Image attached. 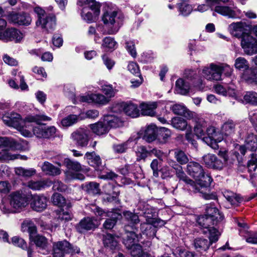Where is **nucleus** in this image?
I'll return each instance as SVG.
<instances>
[{
  "instance_id": "nucleus-1",
  "label": "nucleus",
  "mask_w": 257,
  "mask_h": 257,
  "mask_svg": "<svg viewBox=\"0 0 257 257\" xmlns=\"http://www.w3.org/2000/svg\"><path fill=\"white\" fill-rule=\"evenodd\" d=\"M2 119L5 124L17 129L24 137H31L32 136L31 132L26 128L28 123H40L41 121H50L51 118L44 114H36L29 115L24 119H22L19 114L13 112L4 115Z\"/></svg>"
},
{
  "instance_id": "nucleus-2",
  "label": "nucleus",
  "mask_w": 257,
  "mask_h": 257,
  "mask_svg": "<svg viewBox=\"0 0 257 257\" xmlns=\"http://www.w3.org/2000/svg\"><path fill=\"white\" fill-rule=\"evenodd\" d=\"M187 171L188 174L198 181V187L200 191L203 192L202 189L206 188L209 190L212 179L210 175L205 173L203 167L198 163L190 162L187 166Z\"/></svg>"
},
{
  "instance_id": "nucleus-3",
  "label": "nucleus",
  "mask_w": 257,
  "mask_h": 257,
  "mask_svg": "<svg viewBox=\"0 0 257 257\" xmlns=\"http://www.w3.org/2000/svg\"><path fill=\"white\" fill-rule=\"evenodd\" d=\"M37 14V20L36 25L43 32L50 33L54 30L56 26V18L53 14L46 13L41 8L36 7L34 9Z\"/></svg>"
},
{
  "instance_id": "nucleus-4",
  "label": "nucleus",
  "mask_w": 257,
  "mask_h": 257,
  "mask_svg": "<svg viewBox=\"0 0 257 257\" xmlns=\"http://www.w3.org/2000/svg\"><path fill=\"white\" fill-rule=\"evenodd\" d=\"M197 222L202 229V233L209 234V238L211 241L218 240L220 233L215 228L211 226L217 223L213 221L211 217H208L205 215H202L198 217Z\"/></svg>"
},
{
  "instance_id": "nucleus-5",
  "label": "nucleus",
  "mask_w": 257,
  "mask_h": 257,
  "mask_svg": "<svg viewBox=\"0 0 257 257\" xmlns=\"http://www.w3.org/2000/svg\"><path fill=\"white\" fill-rule=\"evenodd\" d=\"M102 21L108 26H112L108 30V34L113 35L118 32L122 25V19L121 15L116 11L106 12L103 15Z\"/></svg>"
},
{
  "instance_id": "nucleus-6",
  "label": "nucleus",
  "mask_w": 257,
  "mask_h": 257,
  "mask_svg": "<svg viewBox=\"0 0 257 257\" xmlns=\"http://www.w3.org/2000/svg\"><path fill=\"white\" fill-rule=\"evenodd\" d=\"M7 23L4 19H0V40L5 42L14 41L19 42L23 38V34L15 28H9L5 31Z\"/></svg>"
},
{
  "instance_id": "nucleus-7",
  "label": "nucleus",
  "mask_w": 257,
  "mask_h": 257,
  "mask_svg": "<svg viewBox=\"0 0 257 257\" xmlns=\"http://www.w3.org/2000/svg\"><path fill=\"white\" fill-rule=\"evenodd\" d=\"M10 197V205L14 212L20 211L28 204L29 196L23 190L14 192Z\"/></svg>"
},
{
  "instance_id": "nucleus-8",
  "label": "nucleus",
  "mask_w": 257,
  "mask_h": 257,
  "mask_svg": "<svg viewBox=\"0 0 257 257\" xmlns=\"http://www.w3.org/2000/svg\"><path fill=\"white\" fill-rule=\"evenodd\" d=\"M175 172L176 175L178 178L190 185L191 187L190 188V190H192L195 193L198 192H200L202 194V196L206 200L216 199V196L215 194L207 192L202 193V191H200V189L198 187V186L195 184V183L186 176L185 172L183 171L182 167L181 166L178 169L177 168Z\"/></svg>"
},
{
  "instance_id": "nucleus-9",
  "label": "nucleus",
  "mask_w": 257,
  "mask_h": 257,
  "mask_svg": "<svg viewBox=\"0 0 257 257\" xmlns=\"http://www.w3.org/2000/svg\"><path fill=\"white\" fill-rule=\"evenodd\" d=\"M71 138L77 147L85 148L90 140V132L87 128L80 127L71 134Z\"/></svg>"
},
{
  "instance_id": "nucleus-10",
  "label": "nucleus",
  "mask_w": 257,
  "mask_h": 257,
  "mask_svg": "<svg viewBox=\"0 0 257 257\" xmlns=\"http://www.w3.org/2000/svg\"><path fill=\"white\" fill-rule=\"evenodd\" d=\"M37 123L38 125L33 127V134L38 138L51 139L56 136V128L54 126H47L45 124Z\"/></svg>"
},
{
  "instance_id": "nucleus-11",
  "label": "nucleus",
  "mask_w": 257,
  "mask_h": 257,
  "mask_svg": "<svg viewBox=\"0 0 257 257\" xmlns=\"http://www.w3.org/2000/svg\"><path fill=\"white\" fill-rule=\"evenodd\" d=\"M241 46L247 55H252L257 53V41L249 34L245 35L242 37Z\"/></svg>"
},
{
  "instance_id": "nucleus-12",
  "label": "nucleus",
  "mask_w": 257,
  "mask_h": 257,
  "mask_svg": "<svg viewBox=\"0 0 257 257\" xmlns=\"http://www.w3.org/2000/svg\"><path fill=\"white\" fill-rule=\"evenodd\" d=\"M77 99L80 102L94 103L101 105H105L109 101L108 97L99 93H91L84 96H79L77 97Z\"/></svg>"
},
{
  "instance_id": "nucleus-13",
  "label": "nucleus",
  "mask_w": 257,
  "mask_h": 257,
  "mask_svg": "<svg viewBox=\"0 0 257 257\" xmlns=\"http://www.w3.org/2000/svg\"><path fill=\"white\" fill-rule=\"evenodd\" d=\"M98 226L97 220L93 217H86L81 219L76 224V229L80 233H85L88 231L94 230Z\"/></svg>"
},
{
  "instance_id": "nucleus-14",
  "label": "nucleus",
  "mask_w": 257,
  "mask_h": 257,
  "mask_svg": "<svg viewBox=\"0 0 257 257\" xmlns=\"http://www.w3.org/2000/svg\"><path fill=\"white\" fill-rule=\"evenodd\" d=\"M206 132L207 136L204 137L202 140L208 146L213 149L218 148V142L221 141V139L218 137V133L216 132L214 126H210L206 128Z\"/></svg>"
},
{
  "instance_id": "nucleus-15",
  "label": "nucleus",
  "mask_w": 257,
  "mask_h": 257,
  "mask_svg": "<svg viewBox=\"0 0 257 257\" xmlns=\"http://www.w3.org/2000/svg\"><path fill=\"white\" fill-rule=\"evenodd\" d=\"M257 150V137L253 134H249L246 136L244 145L239 146L238 151L242 156H244L247 151L254 152Z\"/></svg>"
},
{
  "instance_id": "nucleus-16",
  "label": "nucleus",
  "mask_w": 257,
  "mask_h": 257,
  "mask_svg": "<svg viewBox=\"0 0 257 257\" xmlns=\"http://www.w3.org/2000/svg\"><path fill=\"white\" fill-rule=\"evenodd\" d=\"M158 129L154 124H150L143 128L139 132L140 138H142L148 143L157 140Z\"/></svg>"
},
{
  "instance_id": "nucleus-17",
  "label": "nucleus",
  "mask_w": 257,
  "mask_h": 257,
  "mask_svg": "<svg viewBox=\"0 0 257 257\" xmlns=\"http://www.w3.org/2000/svg\"><path fill=\"white\" fill-rule=\"evenodd\" d=\"M203 160L205 165L209 168L221 170L224 166V162L214 154H208L204 155L203 157Z\"/></svg>"
},
{
  "instance_id": "nucleus-18",
  "label": "nucleus",
  "mask_w": 257,
  "mask_h": 257,
  "mask_svg": "<svg viewBox=\"0 0 257 257\" xmlns=\"http://www.w3.org/2000/svg\"><path fill=\"white\" fill-rule=\"evenodd\" d=\"M218 65L211 63L209 67H205L202 70L203 76L210 81L220 80Z\"/></svg>"
},
{
  "instance_id": "nucleus-19",
  "label": "nucleus",
  "mask_w": 257,
  "mask_h": 257,
  "mask_svg": "<svg viewBox=\"0 0 257 257\" xmlns=\"http://www.w3.org/2000/svg\"><path fill=\"white\" fill-rule=\"evenodd\" d=\"M8 19L10 21L19 25H29L32 19L28 14L22 13H13L8 15Z\"/></svg>"
},
{
  "instance_id": "nucleus-20",
  "label": "nucleus",
  "mask_w": 257,
  "mask_h": 257,
  "mask_svg": "<svg viewBox=\"0 0 257 257\" xmlns=\"http://www.w3.org/2000/svg\"><path fill=\"white\" fill-rule=\"evenodd\" d=\"M247 26L242 22L232 23L228 26V30L230 33L237 38L242 37L245 35H248L246 32Z\"/></svg>"
},
{
  "instance_id": "nucleus-21",
  "label": "nucleus",
  "mask_w": 257,
  "mask_h": 257,
  "mask_svg": "<svg viewBox=\"0 0 257 257\" xmlns=\"http://www.w3.org/2000/svg\"><path fill=\"white\" fill-rule=\"evenodd\" d=\"M48 199L43 195L35 194L32 196L31 206L36 211L44 210L47 206Z\"/></svg>"
},
{
  "instance_id": "nucleus-22",
  "label": "nucleus",
  "mask_w": 257,
  "mask_h": 257,
  "mask_svg": "<svg viewBox=\"0 0 257 257\" xmlns=\"http://www.w3.org/2000/svg\"><path fill=\"white\" fill-rule=\"evenodd\" d=\"M218 155L223 160L222 161L224 162V165H226L229 166L234 164L236 161H237L238 163H241L243 160L242 156H240L239 152L236 151L232 153L230 156H228L226 151H220L218 153Z\"/></svg>"
},
{
  "instance_id": "nucleus-23",
  "label": "nucleus",
  "mask_w": 257,
  "mask_h": 257,
  "mask_svg": "<svg viewBox=\"0 0 257 257\" xmlns=\"http://www.w3.org/2000/svg\"><path fill=\"white\" fill-rule=\"evenodd\" d=\"M84 159L86 160L88 164L93 167L95 170L100 171L103 169L101 160L100 157L97 155L94 152H87L85 154Z\"/></svg>"
},
{
  "instance_id": "nucleus-24",
  "label": "nucleus",
  "mask_w": 257,
  "mask_h": 257,
  "mask_svg": "<svg viewBox=\"0 0 257 257\" xmlns=\"http://www.w3.org/2000/svg\"><path fill=\"white\" fill-rule=\"evenodd\" d=\"M53 247L54 248H58L60 251H62L65 253H78L80 252L79 248L77 246H72L69 242L65 240L54 242Z\"/></svg>"
},
{
  "instance_id": "nucleus-25",
  "label": "nucleus",
  "mask_w": 257,
  "mask_h": 257,
  "mask_svg": "<svg viewBox=\"0 0 257 257\" xmlns=\"http://www.w3.org/2000/svg\"><path fill=\"white\" fill-rule=\"evenodd\" d=\"M211 10L213 12L212 15L214 16H215V13H217L229 18H235L236 17L235 12L229 7L216 6L214 7L211 6Z\"/></svg>"
},
{
  "instance_id": "nucleus-26",
  "label": "nucleus",
  "mask_w": 257,
  "mask_h": 257,
  "mask_svg": "<svg viewBox=\"0 0 257 257\" xmlns=\"http://www.w3.org/2000/svg\"><path fill=\"white\" fill-rule=\"evenodd\" d=\"M192 118L196 123L194 128V134L198 138H203L205 134L206 122L203 118H198L197 115Z\"/></svg>"
},
{
  "instance_id": "nucleus-27",
  "label": "nucleus",
  "mask_w": 257,
  "mask_h": 257,
  "mask_svg": "<svg viewBox=\"0 0 257 257\" xmlns=\"http://www.w3.org/2000/svg\"><path fill=\"white\" fill-rule=\"evenodd\" d=\"M205 215L208 217H211L212 221L218 223L224 218L223 215L219 211L218 209L213 205L210 204L206 206Z\"/></svg>"
},
{
  "instance_id": "nucleus-28",
  "label": "nucleus",
  "mask_w": 257,
  "mask_h": 257,
  "mask_svg": "<svg viewBox=\"0 0 257 257\" xmlns=\"http://www.w3.org/2000/svg\"><path fill=\"white\" fill-rule=\"evenodd\" d=\"M30 239L35 243L40 253L42 254L46 253V252L47 251L48 247L47 239L46 237L42 235L36 234Z\"/></svg>"
},
{
  "instance_id": "nucleus-29",
  "label": "nucleus",
  "mask_w": 257,
  "mask_h": 257,
  "mask_svg": "<svg viewBox=\"0 0 257 257\" xmlns=\"http://www.w3.org/2000/svg\"><path fill=\"white\" fill-rule=\"evenodd\" d=\"M160 227L159 225H154V223H141L140 229L144 235L148 238H152L156 236L157 228Z\"/></svg>"
},
{
  "instance_id": "nucleus-30",
  "label": "nucleus",
  "mask_w": 257,
  "mask_h": 257,
  "mask_svg": "<svg viewBox=\"0 0 257 257\" xmlns=\"http://www.w3.org/2000/svg\"><path fill=\"white\" fill-rule=\"evenodd\" d=\"M128 227L129 225L125 226V230L127 232L126 237L123 239V243L126 248H130L138 241V236L135 231L137 229L134 228L133 230L129 231Z\"/></svg>"
},
{
  "instance_id": "nucleus-31",
  "label": "nucleus",
  "mask_w": 257,
  "mask_h": 257,
  "mask_svg": "<svg viewBox=\"0 0 257 257\" xmlns=\"http://www.w3.org/2000/svg\"><path fill=\"white\" fill-rule=\"evenodd\" d=\"M172 110L176 114L183 115L189 119L193 118L196 115V113L190 111L182 104H176L174 105L172 107Z\"/></svg>"
},
{
  "instance_id": "nucleus-32",
  "label": "nucleus",
  "mask_w": 257,
  "mask_h": 257,
  "mask_svg": "<svg viewBox=\"0 0 257 257\" xmlns=\"http://www.w3.org/2000/svg\"><path fill=\"white\" fill-rule=\"evenodd\" d=\"M107 216L110 217L107 218L103 224V226L106 229H112L116 223L117 220L121 218V215L118 212H107Z\"/></svg>"
},
{
  "instance_id": "nucleus-33",
  "label": "nucleus",
  "mask_w": 257,
  "mask_h": 257,
  "mask_svg": "<svg viewBox=\"0 0 257 257\" xmlns=\"http://www.w3.org/2000/svg\"><path fill=\"white\" fill-rule=\"evenodd\" d=\"M104 246L111 250L118 248V241L115 236L111 234H106L103 236Z\"/></svg>"
},
{
  "instance_id": "nucleus-34",
  "label": "nucleus",
  "mask_w": 257,
  "mask_h": 257,
  "mask_svg": "<svg viewBox=\"0 0 257 257\" xmlns=\"http://www.w3.org/2000/svg\"><path fill=\"white\" fill-rule=\"evenodd\" d=\"M123 111L127 115L133 118L137 117L140 115V110L138 105L131 102L124 103Z\"/></svg>"
},
{
  "instance_id": "nucleus-35",
  "label": "nucleus",
  "mask_w": 257,
  "mask_h": 257,
  "mask_svg": "<svg viewBox=\"0 0 257 257\" xmlns=\"http://www.w3.org/2000/svg\"><path fill=\"white\" fill-rule=\"evenodd\" d=\"M104 121L108 126V129L110 127L116 128L123 125L122 121L117 116L108 114L104 116Z\"/></svg>"
},
{
  "instance_id": "nucleus-36",
  "label": "nucleus",
  "mask_w": 257,
  "mask_h": 257,
  "mask_svg": "<svg viewBox=\"0 0 257 257\" xmlns=\"http://www.w3.org/2000/svg\"><path fill=\"white\" fill-rule=\"evenodd\" d=\"M23 232H28L29 237L32 238L33 235L37 234V227L34 223L30 219H25L23 221L21 225Z\"/></svg>"
},
{
  "instance_id": "nucleus-37",
  "label": "nucleus",
  "mask_w": 257,
  "mask_h": 257,
  "mask_svg": "<svg viewBox=\"0 0 257 257\" xmlns=\"http://www.w3.org/2000/svg\"><path fill=\"white\" fill-rule=\"evenodd\" d=\"M242 79L249 84H257V69L249 68L244 71Z\"/></svg>"
},
{
  "instance_id": "nucleus-38",
  "label": "nucleus",
  "mask_w": 257,
  "mask_h": 257,
  "mask_svg": "<svg viewBox=\"0 0 257 257\" xmlns=\"http://www.w3.org/2000/svg\"><path fill=\"white\" fill-rule=\"evenodd\" d=\"M223 196L232 205L237 206L241 203L243 199L238 194L232 191L225 190L223 192Z\"/></svg>"
},
{
  "instance_id": "nucleus-39",
  "label": "nucleus",
  "mask_w": 257,
  "mask_h": 257,
  "mask_svg": "<svg viewBox=\"0 0 257 257\" xmlns=\"http://www.w3.org/2000/svg\"><path fill=\"white\" fill-rule=\"evenodd\" d=\"M209 240L203 238H196L194 241V245L195 248L199 251L206 250L210 245L212 241L209 237Z\"/></svg>"
},
{
  "instance_id": "nucleus-40",
  "label": "nucleus",
  "mask_w": 257,
  "mask_h": 257,
  "mask_svg": "<svg viewBox=\"0 0 257 257\" xmlns=\"http://www.w3.org/2000/svg\"><path fill=\"white\" fill-rule=\"evenodd\" d=\"M42 170L46 174L50 176H56L61 174L60 168L55 167L47 161H45L41 167Z\"/></svg>"
},
{
  "instance_id": "nucleus-41",
  "label": "nucleus",
  "mask_w": 257,
  "mask_h": 257,
  "mask_svg": "<svg viewBox=\"0 0 257 257\" xmlns=\"http://www.w3.org/2000/svg\"><path fill=\"white\" fill-rule=\"evenodd\" d=\"M52 201L54 205L61 208H65V209H67L71 207V203H67L65 199L59 193H54L52 197Z\"/></svg>"
},
{
  "instance_id": "nucleus-42",
  "label": "nucleus",
  "mask_w": 257,
  "mask_h": 257,
  "mask_svg": "<svg viewBox=\"0 0 257 257\" xmlns=\"http://www.w3.org/2000/svg\"><path fill=\"white\" fill-rule=\"evenodd\" d=\"M78 4L80 6L87 5L90 9L93 11L95 17L99 15L100 13V5L95 0H78Z\"/></svg>"
},
{
  "instance_id": "nucleus-43",
  "label": "nucleus",
  "mask_w": 257,
  "mask_h": 257,
  "mask_svg": "<svg viewBox=\"0 0 257 257\" xmlns=\"http://www.w3.org/2000/svg\"><path fill=\"white\" fill-rule=\"evenodd\" d=\"M89 126L93 133L98 136L107 133L109 130L108 126L106 125L104 121L90 124Z\"/></svg>"
},
{
  "instance_id": "nucleus-44",
  "label": "nucleus",
  "mask_w": 257,
  "mask_h": 257,
  "mask_svg": "<svg viewBox=\"0 0 257 257\" xmlns=\"http://www.w3.org/2000/svg\"><path fill=\"white\" fill-rule=\"evenodd\" d=\"M157 107L155 102L151 103H143L141 105V113L143 115L153 116L155 115V109Z\"/></svg>"
},
{
  "instance_id": "nucleus-45",
  "label": "nucleus",
  "mask_w": 257,
  "mask_h": 257,
  "mask_svg": "<svg viewBox=\"0 0 257 257\" xmlns=\"http://www.w3.org/2000/svg\"><path fill=\"white\" fill-rule=\"evenodd\" d=\"M123 214L125 220L128 222L129 227L132 229L136 228L135 225L139 223L140 221L138 215L128 211L123 212Z\"/></svg>"
},
{
  "instance_id": "nucleus-46",
  "label": "nucleus",
  "mask_w": 257,
  "mask_h": 257,
  "mask_svg": "<svg viewBox=\"0 0 257 257\" xmlns=\"http://www.w3.org/2000/svg\"><path fill=\"white\" fill-rule=\"evenodd\" d=\"M190 89L189 84L182 78L178 79L176 82V90L177 93L186 95Z\"/></svg>"
},
{
  "instance_id": "nucleus-47",
  "label": "nucleus",
  "mask_w": 257,
  "mask_h": 257,
  "mask_svg": "<svg viewBox=\"0 0 257 257\" xmlns=\"http://www.w3.org/2000/svg\"><path fill=\"white\" fill-rule=\"evenodd\" d=\"M171 135L170 130L166 127H161L158 130L157 140L161 144H165L168 141Z\"/></svg>"
},
{
  "instance_id": "nucleus-48",
  "label": "nucleus",
  "mask_w": 257,
  "mask_h": 257,
  "mask_svg": "<svg viewBox=\"0 0 257 257\" xmlns=\"http://www.w3.org/2000/svg\"><path fill=\"white\" fill-rule=\"evenodd\" d=\"M18 159L26 160L27 159V157L26 156L13 154L7 151L3 152L2 153H0L1 162H7L10 160H14Z\"/></svg>"
},
{
  "instance_id": "nucleus-49",
  "label": "nucleus",
  "mask_w": 257,
  "mask_h": 257,
  "mask_svg": "<svg viewBox=\"0 0 257 257\" xmlns=\"http://www.w3.org/2000/svg\"><path fill=\"white\" fill-rule=\"evenodd\" d=\"M236 124L231 119L226 121L222 126V132L225 136L234 134L236 130Z\"/></svg>"
},
{
  "instance_id": "nucleus-50",
  "label": "nucleus",
  "mask_w": 257,
  "mask_h": 257,
  "mask_svg": "<svg viewBox=\"0 0 257 257\" xmlns=\"http://www.w3.org/2000/svg\"><path fill=\"white\" fill-rule=\"evenodd\" d=\"M214 89L216 93L223 96L229 95L233 97L236 95L234 88L230 87L226 90V89L221 85L217 84L214 86Z\"/></svg>"
},
{
  "instance_id": "nucleus-51",
  "label": "nucleus",
  "mask_w": 257,
  "mask_h": 257,
  "mask_svg": "<svg viewBox=\"0 0 257 257\" xmlns=\"http://www.w3.org/2000/svg\"><path fill=\"white\" fill-rule=\"evenodd\" d=\"M15 172L18 176L23 177H30L34 175L36 173V170L33 168L25 169L22 167L15 168Z\"/></svg>"
},
{
  "instance_id": "nucleus-52",
  "label": "nucleus",
  "mask_w": 257,
  "mask_h": 257,
  "mask_svg": "<svg viewBox=\"0 0 257 257\" xmlns=\"http://www.w3.org/2000/svg\"><path fill=\"white\" fill-rule=\"evenodd\" d=\"M172 125L176 129L184 131L186 129L188 123L182 117H175L172 119Z\"/></svg>"
},
{
  "instance_id": "nucleus-53",
  "label": "nucleus",
  "mask_w": 257,
  "mask_h": 257,
  "mask_svg": "<svg viewBox=\"0 0 257 257\" xmlns=\"http://www.w3.org/2000/svg\"><path fill=\"white\" fill-rule=\"evenodd\" d=\"M99 186L98 183L91 182L86 183L83 186V189L89 194L96 195L100 194V190Z\"/></svg>"
},
{
  "instance_id": "nucleus-54",
  "label": "nucleus",
  "mask_w": 257,
  "mask_h": 257,
  "mask_svg": "<svg viewBox=\"0 0 257 257\" xmlns=\"http://www.w3.org/2000/svg\"><path fill=\"white\" fill-rule=\"evenodd\" d=\"M16 142L12 138L0 137V148L15 149Z\"/></svg>"
},
{
  "instance_id": "nucleus-55",
  "label": "nucleus",
  "mask_w": 257,
  "mask_h": 257,
  "mask_svg": "<svg viewBox=\"0 0 257 257\" xmlns=\"http://www.w3.org/2000/svg\"><path fill=\"white\" fill-rule=\"evenodd\" d=\"M234 67L239 70L246 71L249 69V63L243 57H239L235 60Z\"/></svg>"
},
{
  "instance_id": "nucleus-56",
  "label": "nucleus",
  "mask_w": 257,
  "mask_h": 257,
  "mask_svg": "<svg viewBox=\"0 0 257 257\" xmlns=\"http://www.w3.org/2000/svg\"><path fill=\"white\" fill-rule=\"evenodd\" d=\"M47 186V181L45 180L30 181L28 183V187L33 190H40Z\"/></svg>"
},
{
  "instance_id": "nucleus-57",
  "label": "nucleus",
  "mask_w": 257,
  "mask_h": 257,
  "mask_svg": "<svg viewBox=\"0 0 257 257\" xmlns=\"http://www.w3.org/2000/svg\"><path fill=\"white\" fill-rule=\"evenodd\" d=\"M184 75L185 78L188 80H193L197 79V82H195V81L193 82V84L195 86H199L202 83L201 80L198 78V76L197 75L195 72L193 70H186L184 72Z\"/></svg>"
},
{
  "instance_id": "nucleus-58",
  "label": "nucleus",
  "mask_w": 257,
  "mask_h": 257,
  "mask_svg": "<svg viewBox=\"0 0 257 257\" xmlns=\"http://www.w3.org/2000/svg\"><path fill=\"white\" fill-rule=\"evenodd\" d=\"M64 163L69 170H71L75 172H79L81 170V166L78 162L73 161L66 158L64 160Z\"/></svg>"
},
{
  "instance_id": "nucleus-59",
  "label": "nucleus",
  "mask_w": 257,
  "mask_h": 257,
  "mask_svg": "<svg viewBox=\"0 0 257 257\" xmlns=\"http://www.w3.org/2000/svg\"><path fill=\"white\" fill-rule=\"evenodd\" d=\"M243 99L246 103L257 105V93L254 91L247 92L243 96Z\"/></svg>"
},
{
  "instance_id": "nucleus-60",
  "label": "nucleus",
  "mask_w": 257,
  "mask_h": 257,
  "mask_svg": "<svg viewBox=\"0 0 257 257\" xmlns=\"http://www.w3.org/2000/svg\"><path fill=\"white\" fill-rule=\"evenodd\" d=\"M116 44L114 39L110 37H106L103 40L102 47L105 49V51L113 50Z\"/></svg>"
},
{
  "instance_id": "nucleus-61",
  "label": "nucleus",
  "mask_w": 257,
  "mask_h": 257,
  "mask_svg": "<svg viewBox=\"0 0 257 257\" xmlns=\"http://www.w3.org/2000/svg\"><path fill=\"white\" fill-rule=\"evenodd\" d=\"M174 156L177 161L181 165L185 164L189 161L187 156L181 150H176L175 151Z\"/></svg>"
},
{
  "instance_id": "nucleus-62",
  "label": "nucleus",
  "mask_w": 257,
  "mask_h": 257,
  "mask_svg": "<svg viewBox=\"0 0 257 257\" xmlns=\"http://www.w3.org/2000/svg\"><path fill=\"white\" fill-rule=\"evenodd\" d=\"M136 169L137 172L141 171V169L140 166L135 165H126L124 167L120 169V173L123 175H127L131 173L135 174L134 169Z\"/></svg>"
},
{
  "instance_id": "nucleus-63",
  "label": "nucleus",
  "mask_w": 257,
  "mask_h": 257,
  "mask_svg": "<svg viewBox=\"0 0 257 257\" xmlns=\"http://www.w3.org/2000/svg\"><path fill=\"white\" fill-rule=\"evenodd\" d=\"M78 119V116L70 114L65 117L61 120V124L63 126L68 127L75 123Z\"/></svg>"
},
{
  "instance_id": "nucleus-64",
  "label": "nucleus",
  "mask_w": 257,
  "mask_h": 257,
  "mask_svg": "<svg viewBox=\"0 0 257 257\" xmlns=\"http://www.w3.org/2000/svg\"><path fill=\"white\" fill-rule=\"evenodd\" d=\"M173 253L175 257H193L192 253L181 247L176 248Z\"/></svg>"
}]
</instances>
